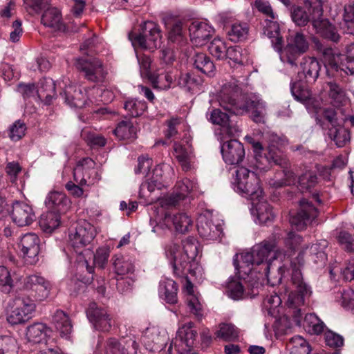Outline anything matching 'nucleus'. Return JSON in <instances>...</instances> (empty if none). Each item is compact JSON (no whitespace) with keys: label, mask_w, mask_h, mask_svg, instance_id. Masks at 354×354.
Segmentation results:
<instances>
[{"label":"nucleus","mask_w":354,"mask_h":354,"mask_svg":"<svg viewBox=\"0 0 354 354\" xmlns=\"http://www.w3.org/2000/svg\"><path fill=\"white\" fill-rule=\"evenodd\" d=\"M251 145L254 152V167L261 171H265L270 169L272 164L279 165L283 169L284 178L274 180L270 184L274 187H281L290 185L295 181L294 173L288 169L290 163L286 156L283 153L282 149L286 145L285 139L280 138L277 134L272 133L268 138V145L264 151L262 144L250 137L247 138Z\"/></svg>","instance_id":"obj_1"},{"label":"nucleus","mask_w":354,"mask_h":354,"mask_svg":"<svg viewBox=\"0 0 354 354\" xmlns=\"http://www.w3.org/2000/svg\"><path fill=\"white\" fill-rule=\"evenodd\" d=\"M308 48L309 43L306 35L301 32H297L287 38V44L280 53V59L291 68H296L299 64L298 79L300 82L313 84L319 77L321 65L313 57L304 56L300 59Z\"/></svg>","instance_id":"obj_2"},{"label":"nucleus","mask_w":354,"mask_h":354,"mask_svg":"<svg viewBox=\"0 0 354 354\" xmlns=\"http://www.w3.org/2000/svg\"><path fill=\"white\" fill-rule=\"evenodd\" d=\"M97 45V37L95 35L85 40L80 47V50L87 56L77 58L75 66L88 82L101 83L104 81L107 73L102 61L92 56Z\"/></svg>","instance_id":"obj_3"},{"label":"nucleus","mask_w":354,"mask_h":354,"mask_svg":"<svg viewBox=\"0 0 354 354\" xmlns=\"http://www.w3.org/2000/svg\"><path fill=\"white\" fill-rule=\"evenodd\" d=\"M280 236L277 234H272L268 239L263 240L260 243L255 245L252 249V253L255 259L256 266L262 265L264 266V272L267 277L268 283L274 286L281 282L283 272L285 268L283 266H279L277 270L278 276L272 279L270 276V270L272 263L277 259L275 248L277 244V240Z\"/></svg>","instance_id":"obj_4"},{"label":"nucleus","mask_w":354,"mask_h":354,"mask_svg":"<svg viewBox=\"0 0 354 354\" xmlns=\"http://www.w3.org/2000/svg\"><path fill=\"white\" fill-rule=\"evenodd\" d=\"M317 50L322 54V60L329 77L341 75L342 71L346 74H354V43L346 46L345 59L339 64V55L335 53L330 47H326L319 43H316Z\"/></svg>","instance_id":"obj_5"},{"label":"nucleus","mask_w":354,"mask_h":354,"mask_svg":"<svg viewBox=\"0 0 354 354\" xmlns=\"http://www.w3.org/2000/svg\"><path fill=\"white\" fill-rule=\"evenodd\" d=\"M292 284L295 290L290 292L287 299L289 312L292 314L295 322L299 324L302 317V307L305 305L306 299L311 295L310 288L304 282L301 272L295 263H292Z\"/></svg>","instance_id":"obj_6"},{"label":"nucleus","mask_w":354,"mask_h":354,"mask_svg":"<svg viewBox=\"0 0 354 354\" xmlns=\"http://www.w3.org/2000/svg\"><path fill=\"white\" fill-rule=\"evenodd\" d=\"M217 101L221 108L231 114L238 115L245 113L247 97L242 94L236 82L223 85L218 93Z\"/></svg>","instance_id":"obj_7"},{"label":"nucleus","mask_w":354,"mask_h":354,"mask_svg":"<svg viewBox=\"0 0 354 354\" xmlns=\"http://www.w3.org/2000/svg\"><path fill=\"white\" fill-rule=\"evenodd\" d=\"M129 38L133 44L138 45L144 49L153 50L160 46L162 32L157 24L147 21L141 26L139 34L130 32Z\"/></svg>","instance_id":"obj_8"},{"label":"nucleus","mask_w":354,"mask_h":354,"mask_svg":"<svg viewBox=\"0 0 354 354\" xmlns=\"http://www.w3.org/2000/svg\"><path fill=\"white\" fill-rule=\"evenodd\" d=\"M235 174L233 184L238 192L245 196H250L252 200L261 196L263 191L259 185V179L254 172L241 167L236 170Z\"/></svg>","instance_id":"obj_9"},{"label":"nucleus","mask_w":354,"mask_h":354,"mask_svg":"<svg viewBox=\"0 0 354 354\" xmlns=\"http://www.w3.org/2000/svg\"><path fill=\"white\" fill-rule=\"evenodd\" d=\"M198 254V243L194 237H188L183 241V261L176 262L175 274L178 277L187 276L188 274L195 276L198 269L195 262Z\"/></svg>","instance_id":"obj_10"},{"label":"nucleus","mask_w":354,"mask_h":354,"mask_svg":"<svg viewBox=\"0 0 354 354\" xmlns=\"http://www.w3.org/2000/svg\"><path fill=\"white\" fill-rule=\"evenodd\" d=\"M313 8L312 26L315 32L321 37L337 42L339 35L335 27L323 16L322 3L321 1L315 0L311 3Z\"/></svg>","instance_id":"obj_11"},{"label":"nucleus","mask_w":354,"mask_h":354,"mask_svg":"<svg viewBox=\"0 0 354 354\" xmlns=\"http://www.w3.org/2000/svg\"><path fill=\"white\" fill-rule=\"evenodd\" d=\"M299 206L297 212L290 216V223L295 230L302 231L318 216L319 210L313 201L307 198L301 199Z\"/></svg>","instance_id":"obj_12"},{"label":"nucleus","mask_w":354,"mask_h":354,"mask_svg":"<svg viewBox=\"0 0 354 354\" xmlns=\"http://www.w3.org/2000/svg\"><path fill=\"white\" fill-rule=\"evenodd\" d=\"M96 235L95 227L83 221L79 223L73 232L69 234V242L77 253L81 254L83 248L91 243Z\"/></svg>","instance_id":"obj_13"},{"label":"nucleus","mask_w":354,"mask_h":354,"mask_svg":"<svg viewBox=\"0 0 354 354\" xmlns=\"http://www.w3.org/2000/svg\"><path fill=\"white\" fill-rule=\"evenodd\" d=\"M196 183L189 178L177 181L173 194L160 199L159 203L162 207H175L180 201L184 200L196 188Z\"/></svg>","instance_id":"obj_14"},{"label":"nucleus","mask_w":354,"mask_h":354,"mask_svg":"<svg viewBox=\"0 0 354 354\" xmlns=\"http://www.w3.org/2000/svg\"><path fill=\"white\" fill-rule=\"evenodd\" d=\"M95 162L90 158L80 160L73 170V179L81 186L94 184L98 180Z\"/></svg>","instance_id":"obj_15"},{"label":"nucleus","mask_w":354,"mask_h":354,"mask_svg":"<svg viewBox=\"0 0 354 354\" xmlns=\"http://www.w3.org/2000/svg\"><path fill=\"white\" fill-rule=\"evenodd\" d=\"M40 239L35 233H27L21 236L19 247L26 263L34 265L39 261Z\"/></svg>","instance_id":"obj_16"},{"label":"nucleus","mask_w":354,"mask_h":354,"mask_svg":"<svg viewBox=\"0 0 354 354\" xmlns=\"http://www.w3.org/2000/svg\"><path fill=\"white\" fill-rule=\"evenodd\" d=\"M16 307L8 316L7 320L12 325L24 323L31 317L35 305L29 297H18L15 299Z\"/></svg>","instance_id":"obj_17"},{"label":"nucleus","mask_w":354,"mask_h":354,"mask_svg":"<svg viewBox=\"0 0 354 354\" xmlns=\"http://www.w3.org/2000/svg\"><path fill=\"white\" fill-rule=\"evenodd\" d=\"M86 315L94 328L101 332H109L113 325L111 315L107 310L97 306L96 303H91L86 310Z\"/></svg>","instance_id":"obj_18"},{"label":"nucleus","mask_w":354,"mask_h":354,"mask_svg":"<svg viewBox=\"0 0 354 354\" xmlns=\"http://www.w3.org/2000/svg\"><path fill=\"white\" fill-rule=\"evenodd\" d=\"M221 151L225 163L231 165L240 164L245 158V149L236 139H230L221 145Z\"/></svg>","instance_id":"obj_19"},{"label":"nucleus","mask_w":354,"mask_h":354,"mask_svg":"<svg viewBox=\"0 0 354 354\" xmlns=\"http://www.w3.org/2000/svg\"><path fill=\"white\" fill-rule=\"evenodd\" d=\"M138 344L133 338L118 340L115 337L106 339L104 346L105 354H137Z\"/></svg>","instance_id":"obj_20"},{"label":"nucleus","mask_w":354,"mask_h":354,"mask_svg":"<svg viewBox=\"0 0 354 354\" xmlns=\"http://www.w3.org/2000/svg\"><path fill=\"white\" fill-rule=\"evenodd\" d=\"M197 337V331L194 328V324L188 322L180 327L171 344L178 348L179 351H190Z\"/></svg>","instance_id":"obj_21"},{"label":"nucleus","mask_w":354,"mask_h":354,"mask_svg":"<svg viewBox=\"0 0 354 354\" xmlns=\"http://www.w3.org/2000/svg\"><path fill=\"white\" fill-rule=\"evenodd\" d=\"M24 288L30 290L32 293H35L34 297L39 300L43 301L46 299L51 290L50 282L44 277L33 274L27 277L24 279Z\"/></svg>","instance_id":"obj_22"},{"label":"nucleus","mask_w":354,"mask_h":354,"mask_svg":"<svg viewBox=\"0 0 354 354\" xmlns=\"http://www.w3.org/2000/svg\"><path fill=\"white\" fill-rule=\"evenodd\" d=\"M163 21L169 41L178 45H183L186 41V28L183 21L174 17H166Z\"/></svg>","instance_id":"obj_23"},{"label":"nucleus","mask_w":354,"mask_h":354,"mask_svg":"<svg viewBox=\"0 0 354 354\" xmlns=\"http://www.w3.org/2000/svg\"><path fill=\"white\" fill-rule=\"evenodd\" d=\"M174 156L183 171H189L194 169L195 155L194 148L187 142V146L182 143L175 142L174 145Z\"/></svg>","instance_id":"obj_24"},{"label":"nucleus","mask_w":354,"mask_h":354,"mask_svg":"<svg viewBox=\"0 0 354 354\" xmlns=\"http://www.w3.org/2000/svg\"><path fill=\"white\" fill-rule=\"evenodd\" d=\"M11 217L14 223L23 227L30 225L35 219V215L31 206L16 201L12 205Z\"/></svg>","instance_id":"obj_25"},{"label":"nucleus","mask_w":354,"mask_h":354,"mask_svg":"<svg viewBox=\"0 0 354 354\" xmlns=\"http://www.w3.org/2000/svg\"><path fill=\"white\" fill-rule=\"evenodd\" d=\"M209 120L212 124L221 126L223 132L230 137L239 136L240 132L239 126L233 122L226 113H223L221 110L218 109H212Z\"/></svg>","instance_id":"obj_26"},{"label":"nucleus","mask_w":354,"mask_h":354,"mask_svg":"<svg viewBox=\"0 0 354 354\" xmlns=\"http://www.w3.org/2000/svg\"><path fill=\"white\" fill-rule=\"evenodd\" d=\"M192 41L197 46L204 45L213 35L214 30L204 21H193L189 26Z\"/></svg>","instance_id":"obj_27"},{"label":"nucleus","mask_w":354,"mask_h":354,"mask_svg":"<svg viewBox=\"0 0 354 354\" xmlns=\"http://www.w3.org/2000/svg\"><path fill=\"white\" fill-rule=\"evenodd\" d=\"M45 205L50 211L60 214L68 209L70 201L64 192L52 191L48 194Z\"/></svg>","instance_id":"obj_28"},{"label":"nucleus","mask_w":354,"mask_h":354,"mask_svg":"<svg viewBox=\"0 0 354 354\" xmlns=\"http://www.w3.org/2000/svg\"><path fill=\"white\" fill-rule=\"evenodd\" d=\"M51 330L42 323H35L26 328V339L33 344H48Z\"/></svg>","instance_id":"obj_29"},{"label":"nucleus","mask_w":354,"mask_h":354,"mask_svg":"<svg viewBox=\"0 0 354 354\" xmlns=\"http://www.w3.org/2000/svg\"><path fill=\"white\" fill-rule=\"evenodd\" d=\"M60 95L64 98L65 102L71 107L81 109L87 103L86 94L76 86H66L64 93Z\"/></svg>","instance_id":"obj_30"},{"label":"nucleus","mask_w":354,"mask_h":354,"mask_svg":"<svg viewBox=\"0 0 354 354\" xmlns=\"http://www.w3.org/2000/svg\"><path fill=\"white\" fill-rule=\"evenodd\" d=\"M197 230L201 237L209 240L217 239L222 232L220 225L214 224L205 216H201L198 219Z\"/></svg>","instance_id":"obj_31"},{"label":"nucleus","mask_w":354,"mask_h":354,"mask_svg":"<svg viewBox=\"0 0 354 354\" xmlns=\"http://www.w3.org/2000/svg\"><path fill=\"white\" fill-rule=\"evenodd\" d=\"M163 221L168 227L172 224L176 231L182 234L189 232L193 225L190 217L185 213H178L174 216L166 213Z\"/></svg>","instance_id":"obj_32"},{"label":"nucleus","mask_w":354,"mask_h":354,"mask_svg":"<svg viewBox=\"0 0 354 354\" xmlns=\"http://www.w3.org/2000/svg\"><path fill=\"white\" fill-rule=\"evenodd\" d=\"M265 23L263 28V35L271 39L274 48L281 53L283 49L282 48L283 38L280 35L279 24L270 18L266 19Z\"/></svg>","instance_id":"obj_33"},{"label":"nucleus","mask_w":354,"mask_h":354,"mask_svg":"<svg viewBox=\"0 0 354 354\" xmlns=\"http://www.w3.org/2000/svg\"><path fill=\"white\" fill-rule=\"evenodd\" d=\"M167 337L165 333L161 334L156 328H147L144 335V344L151 351L161 350L166 343Z\"/></svg>","instance_id":"obj_34"},{"label":"nucleus","mask_w":354,"mask_h":354,"mask_svg":"<svg viewBox=\"0 0 354 354\" xmlns=\"http://www.w3.org/2000/svg\"><path fill=\"white\" fill-rule=\"evenodd\" d=\"M177 292L178 285L174 280L167 278L160 282L159 293L167 303L176 304Z\"/></svg>","instance_id":"obj_35"},{"label":"nucleus","mask_w":354,"mask_h":354,"mask_svg":"<svg viewBox=\"0 0 354 354\" xmlns=\"http://www.w3.org/2000/svg\"><path fill=\"white\" fill-rule=\"evenodd\" d=\"M203 79L194 72L180 73L177 79V85L186 91H194L198 88Z\"/></svg>","instance_id":"obj_36"},{"label":"nucleus","mask_w":354,"mask_h":354,"mask_svg":"<svg viewBox=\"0 0 354 354\" xmlns=\"http://www.w3.org/2000/svg\"><path fill=\"white\" fill-rule=\"evenodd\" d=\"M37 93L39 98L46 104H50L55 95V84L50 78H43L39 80Z\"/></svg>","instance_id":"obj_37"},{"label":"nucleus","mask_w":354,"mask_h":354,"mask_svg":"<svg viewBox=\"0 0 354 354\" xmlns=\"http://www.w3.org/2000/svg\"><path fill=\"white\" fill-rule=\"evenodd\" d=\"M328 245L326 240H320L313 243L310 247L307 246L305 250L301 251V254L306 253L309 255L311 260L315 263H324L326 259L325 249Z\"/></svg>","instance_id":"obj_38"},{"label":"nucleus","mask_w":354,"mask_h":354,"mask_svg":"<svg viewBox=\"0 0 354 354\" xmlns=\"http://www.w3.org/2000/svg\"><path fill=\"white\" fill-rule=\"evenodd\" d=\"M41 23L47 27L57 30H64L65 27L62 21L59 11L55 8H50L45 10L41 19Z\"/></svg>","instance_id":"obj_39"},{"label":"nucleus","mask_w":354,"mask_h":354,"mask_svg":"<svg viewBox=\"0 0 354 354\" xmlns=\"http://www.w3.org/2000/svg\"><path fill=\"white\" fill-rule=\"evenodd\" d=\"M193 65L202 73L212 76L214 73L215 66L211 59L203 53H197L192 58Z\"/></svg>","instance_id":"obj_40"},{"label":"nucleus","mask_w":354,"mask_h":354,"mask_svg":"<svg viewBox=\"0 0 354 354\" xmlns=\"http://www.w3.org/2000/svg\"><path fill=\"white\" fill-rule=\"evenodd\" d=\"M113 132L120 140H134L137 138V127L130 120L120 122Z\"/></svg>","instance_id":"obj_41"},{"label":"nucleus","mask_w":354,"mask_h":354,"mask_svg":"<svg viewBox=\"0 0 354 354\" xmlns=\"http://www.w3.org/2000/svg\"><path fill=\"white\" fill-rule=\"evenodd\" d=\"M53 323L61 335H67L72 331L73 325L68 315L57 310L53 316Z\"/></svg>","instance_id":"obj_42"},{"label":"nucleus","mask_w":354,"mask_h":354,"mask_svg":"<svg viewBox=\"0 0 354 354\" xmlns=\"http://www.w3.org/2000/svg\"><path fill=\"white\" fill-rule=\"evenodd\" d=\"M250 111L252 120L257 123L264 122L265 115L266 114L265 103L257 99H247V106L245 113Z\"/></svg>","instance_id":"obj_43"},{"label":"nucleus","mask_w":354,"mask_h":354,"mask_svg":"<svg viewBox=\"0 0 354 354\" xmlns=\"http://www.w3.org/2000/svg\"><path fill=\"white\" fill-rule=\"evenodd\" d=\"M59 224L60 214L50 210L42 214L39 219V225L46 233L53 232Z\"/></svg>","instance_id":"obj_44"},{"label":"nucleus","mask_w":354,"mask_h":354,"mask_svg":"<svg viewBox=\"0 0 354 354\" xmlns=\"http://www.w3.org/2000/svg\"><path fill=\"white\" fill-rule=\"evenodd\" d=\"M255 212L259 224L267 225L274 218L272 207L266 201H259L255 204Z\"/></svg>","instance_id":"obj_45"},{"label":"nucleus","mask_w":354,"mask_h":354,"mask_svg":"<svg viewBox=\"0 0 354 354\" xmlns=\"http://www.w3.org/2000/svg\"><path fill=\"white\" fill-rule=\"evenodd\" d=\"M235 257L237 258V254L235 255ZM255 261L252 251H251L241 254V265L238 263V261L235 258L233 259V264L240 274L241 273L248 274L252 271L253 266H256Z\"/></svg>","instance_id":"obj_46"},{"label":"nucleus","mask_w":354,"mask_h":354,"mask_svg":"<svg viewBox=\"0 0 354 354\" xmlns=\"http://www.w3.org/2000/svg\"><path fill=\"white\" fill-rule=\"evenodd\" d=\"M328 135L335 142L337 147L345 146L350 141L351 138L349 131L341 125L329 128Z\"/></svg>","instance_id":"obj_47"},{"label":"nucleus","mask_w":354,"mask_h":354,"mask_svg":"<svg viewBox=\"0 0 354 354\" xmlns=\"http://www.w3.org/2000/svg\"><path fill=\"white\" fill-rule=\"evenodd\" d=\"M287 347L290 350V354H309L310 346L308 342L301 336H294L288 343Z\"/></svg>","instance_id":"obj_48"},{"label":"nucleus","mask_w":354,"mask_h":354,"mask_svg":"<svg viewBox=\"0 0 354 354\" xmlns=\"http://www.w3.org/2000/svg\"><path fill=\"white\" fill-rule=\"evenodd\" d=\"M341 28L346 33L354 35V1L344 6Z\"/></svg>","instance_id":"obj_49"},{"label":"nucleus","mask_w":354,"mask_h":354,"mask_svg":"<svg viewBox=\"0 0 354 354\" xmlns=\"http://www.w3.org/2000/svg\"><path fill=\"white\" fill-rule=\"evenodd\" d=\"M148 80L154 88L159 90H167L171 87L173 84V77L170 73L159 75L153 73L149 76Z\"/></svg>","instance_id":"obj_50"},{"label":"nucleus","mask_w":354,"mask_h":354,"mask_svg":"<svg viewBox=\"0 0 354 354\" xmlns=\"http://www.w3.org/2000/svg\"><path fill=\"white\" fill-rule=\"evenodd\" d=\"M291 93L295 99L301 102H306L310 99L311 91L307 86V83L300 82L298 79L297 82L291 84Z\"/></svg>","instance_id":"obj_51"},{"label":"nucleus","mask_w":354,"mask_h":354,"mask_svg":"<svg viewBox=\"0 0 354 354\" xmlns=\"http://www.w3.org/2000/svg\"><path fill=\"white\" fill-rule=\"evenodd\" d=\"M114 258V270L118 277L133 272L134 265L131 261L122 256H115Z\"/></svg>","instance_id":"obj_52"},{"label":"nucleus","mask_w":354,"mask_h":354,"mask_svg":"<svg viewBox=\"0 0 354 354\" xmlns=\"http://www.w3.org/2000/svg\"><path fill=\"white\" fill-rule=\"evenodd\" d=\"M124 109L130 116L136 118L142 115L147 106L145 101L131 99L124 102Z\"/></svg>","instance_id":"obj_53"},{"label":"nucleus","mask_w":354,"mask_h":354,"mask_svg":"<svg viewBox=\"0 0 354 354\" xmlns=\"http://www.w3.org/2000/svg\"><path fill=\"white\" fill-rule=\"evenodd\" d=\"M227 48L225 42L220 38H214L208 46L209 53L217 59L226 58Z\"/></svg>","instance_id":"obj_54"},{"label":"nucleus","mask_w":354,"mask_h":354,"mask_svg":"<svg viewBox=\"0 0 354 354\" xmlns=\"http://www.w3.org/2000/svg\"><path fill=\"white\" fill-rule=\"evenodd\" d=\"M308 332L311 334L319 335L326 327L324 323L315 314H308L304 319Z\"/></svg>","instance_id":"obj_55"},{"label":"nucleus","mask_w":354,"mask_h":354,"mask_svg":"<svg viewBox=\"0 0 354 354\" xmlns=\"http://www.w3.org/2000/svg\"><path fill=\"white\" fill-rule=\"evenodd\" d=\"M328 86V95L333 100V102L337 105L341 104L346 99L344 89L335 82L327 83Z\"/></svg>","instance_id":"obj_56"},{"label":"nucleus","mask_w":354,"mask_h":354,"mask_svg":"<svg viewBox=\"0 0 354 354\" xmlns=\"http://www.w3.org/2000/svg\"><path fill=\"white\" fill-rule=\"evenodd\" d=\"M248 32L246 24H234L232 25L227 35L232 41L237 42L245 39Z\"/></svg>","instance_id":"obj_57"},{"label":"nucleus","mask_w":354,"mask_h":354,"mask_svg":"<svg viewBox=\"0 0 354 354\" xmlns=\"http://www.w3.org/2000/svg\"><path fill=\"white\" fill-rule=\"evenodd\" d=\"M216 335L225 341H234L239 337V330L232 324H222L220 325L219 330L216 332Z\"/></svg>","instance_id":"obj_58"},{"label":"nucleus","mask_w":354,"mask_h":354,"mask_svg":"<svg viewBox=\"0 0 354 354\" xmlns=\"http://www.w3.org/2000/svg\"><path fill=\"white\" fill-rule=\"evenodd\" d=\"M227 295L234 300L245 297L242 283L235 279H231L227 283Z\"/></svg>","instance_id":"obj_59"},{"label":"nucleus","mask_w":354,"mask_h":354,"mask_svg":"<svg viewBox=\"0 0 354 354\" xmlns=\"http://www.w3.org/2000/svg\"><path fill=\"white\" fill-rule=\"evenodd\" d=\"M338 243L348 252H354V234L346 230H341L337 234Z\"/></svg>","instance_id":"obj_60"},{"label":"nucleus","mask_w":354,"mask_h":354,"mask_svg":"<svg viewBox=\"0 0 354 354\" xmlns=\"http://www.w3.org/2000/svg\"><path fill=\"white\" fill-rule=\"evenodd\" d=\"M82 136L87 145L93 148L104 147L106 143L104 137L90 131H83Z\"/></svg>","instance_id":"obj_61"},{"label":"nucleus","mask_w":354,"mask_h":354,"mask_svg":"<svg viewBox=\"0 0 354 354\" xmlns=\"http://www.w3.org/2000/svg\"><path fill=\"white\" fill-rule=\"evenodd\" d=\"M298 183L302 192L307 191L317 183V175L313 171H306L299 177Z\"/></svg>","instance_id":"obj_62"},{"label":"nucleus","mask_w":354,"mask_h":354,"mask_svg":"<svg viewBox=\"0 0 354 354\" xmlns=\"http://www.w3.org/2000/svg\"><path fill=\"white\" fill-rule=\"evenodd\" d=\"M26 130V124L23 121L18 120L10 127L8 137L12 141H18L24 136Z\"/></svg>","instance_id":"obj_63"},{"label":"nucleus","mask_w":354,"mask_h":354,"mask_svg":"<svg viewBox=\"0 0 354 354\" xmlns=\"http://www.w3.org/2000/svg\"><path fill=\"white\" fill-rule=\"evenodd\" d=\"M0 354H17L16 342L13 338L0 337Z\"/></svg>","instance_id":"obj_64"}]
</instances>
